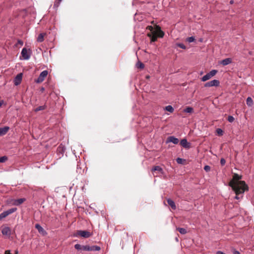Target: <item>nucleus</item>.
I'll return each mask as SVG.
<instances>
[{
    "mask_svg": "<svg viewBox=\"0 0 254 254\" xmlns=\"http://www.w3.org/2000/svg\"><path fill=\"white\" fill-rule=\"evenodd\" d=\"M242 179V176L235 173L233 175V179L229 182V186L232 188H247L248 186L244 181H240Z\"/></svg>",
    "mask_w": 254,
    "mask_h": 254,
    "instance_id": "f257e3e1",
    "label": "nucleus"
},
{
    "mask_svg": "<svg viewBox=\"0 0 254 254\" xmlns=\"http://www.w3.org/2000/svg\"><path fill=\"white\" fill-rule=\"evenodd\" d=\"M232 189L235 191L236 194L235 198L237 199H241L243 197V194L245 191L248 190V188H236Z\"/></svg>",
    "mask_w": 254,
    "mask_h": 254,
    "instance_id": "f03ea898",
    "label": "nucleus"
},
{
    "mask_svg": "<svg viewBox=\"0 0 254 254\" xmlns=\"http://www.w3.org/2000/svg\"><path fill=\"white\" fill-rule=\"evenodd\" d=\"M17 210L16 208H11L0 214V220L6 217L8 215L14 212Z\"/></svg>",
    "mask_w": 254,
    "mask_h": 254,
    "instance_id": "7ed1b4c3",
    "label": "nucleus"
},
{
    "mask_svg": "<svg viewBox=\"0 0 254 254\" xmlns=\"http://www.w3.org/2000/svg\"><path fill=\"white\" fill-rule=\"evenodd\" d=\"M80 236L84 238H88L91 236V234L87 231L79 230L77 231L75 236Z\"/></svg>",
    "mask_w": 254,
    "mask_h": 254,
    "instance_id": "20e7f679",
    "label": "nucleus"
},
{
    "mask_svg": "<svg viewBox=\"0 0 254 254\" xmlns=\"http://www.w3.org/2000/svg\"><path fill=\"white\" fill-rule=\"evenodd\" d=\"M48 74V72L47 70H45L43 71L40 74L38 78L35 80V82L38 83L42 82L44 80L45 77L47 76Z\"/></svg>",
    "mask_w": 254,
    "mask_h": 254,
    "instance_id": "39448f33",
    "label": "nucleus"
},
{
    "mask_svg": "<svg viewBox=\"0 0 254 254\" xmlns=\"http://www.w3.org/2000/svg\"><path fill=\"white\" fill-rule=\"evenodd\" d=\"M220 84V82L218 80L214 79L210 81L206 82L204 84V87H212V86H218Z\"/></svg>",
    "mask_w": 254,
    "mask_h": 254,
    "instance_id": "423d86ee",
    "label": "nucleus"
},
{
    "mask_svg": "<svg viewBox=\"0 0 254 254\" xmlns=\"http://www.w3.org/2000/svg\"><path fill=\"white\" fill-rule=\"evenodd\" d=\"M21 54L23 57V60H28L30 59L31 56L30 50H29V53H28L27 50L24 48L22 50Z\"/></svg>",
    "mask_w": 254,
    "mask_h": 254,
    "instance_id": "0eeeda50",
    "label": "nucleus"
},
{
    "mask_svg": "<svg viewBox=\"0 0 254 254\" xmlns=\"http://www.w3.org/2000/svg\"><path fill=\"white\" fill-rule=\"evenodd\" d=\"M22 73H20L18 74L14 78L13 82L15 85L17 86L19 85L22 81Z\"/></svg>",
    "mask_w": 254,
    "mask_h": 254,
    "instance_id": "6e6552de",
    "label": "nucleus"
},
{
    "mask_svg": "<svg viewBox=\"0 0 254 254\" xmlns=\"http://www.w3.org/2000/svg\"><path fill=\"white\" fill-rule=\"evenodd\" d=\"M166 142L167 143L168 142H172L174 144H177L179 143V140L178 138L175 137V136H170L167 138Z\"/></svg>",
    "mask_w": 254,
    "mask_h": 254,
    "instance_id": "1a4fd4ad",
    "label": "nucleus"
},
{
    "mask_svg": "<svg viewBox=\"0 0 254 254\" xmlns=\"http://www.w3.org/2000/svg\"><path fill=\"white\" fill-rule=\"evenodd\" d=\"M181 145L185 148H190V143L188 142L187 139L184 138L181 140Z\"/></svg>",
    "mask_w": 254,
    "mask_h": 254,
    "instance_id": "9d476101",
    "label": "nucleus"
},
{
    "mask_svg": "<svg viewBox=\"0 0 254 254\" xmlns=\"http://www.w3.org/2000/svg\"><path fill=\"white\" fill-rule=\"evenodd\" d=\"M2 235L9 236L11 235V230L8 227H5L1 230Z\"/></svg>",
    "mask_w": 254,
    "mask_h": 254,
    "instance_id": "9b49d317",
    "label": "nucleus"
},
{
    "mask_svg": "<svg viewBox=\"0 0 254 254\" xmlns=\"http://www.w3.org/2000/svg\"><path fill=\"white\" fill-rule=\"evenodd\" d=\"M232 62V60L231 58H226L220 61V64L223 65H227L231 64Z\"/></svg>",
    "mask_w": 254,
    "mask_h": 254,
    "instance_id": "f8f14e48",
    "label": "nucleus"
},
{
    "mask_svg": "<svg viewBox=\"0 0 254 254\" xmlns=\"http://www.w3.org/2000/svg\"><path fill=\"white\" fill-rule=\"evenodd\" d=\"M9 127H3L0 128V136H2L4 134H5L8 130H9Z\"/></svg>",
    "mask_w": 254,
    "mask_h": 254,
    "instance_id": "ddd939ff",
    "label": "nucleus"
},
{
    "mask_svg": "<svg viewBox=\"0 0 254 254\" xmlns=\"http://www.w3.org/2000/svg\"><path fill=\"white\" fill-rule=\"evenodd\" d=\"M167 201L168 204L171 207V208L175 210L176 209V204L173 200H172L170 198H168L167 199Z\"/></svg>",
    "mask_w": 254,
    "mask_h": 254,
    "instance_id": "4468645a",
    "label": "nucleus"
},
{
    "mask_svg": "<svg viewBox=\"0 0 254 254\" xmlns=\"http://www.w3.org/2000/svg\"><path fill=\"white\" fill-rule=\"evenodd\" d=\"M35 228L38 230V231L39 233H46L45 230L40 224H36L35 225Z\"/></svg>",
    "mask_w": 254,
    "mask_h": 254,
    "instance_id": "2eb2a0df",
    "label": "nucleus"
},
{
    "mask_svg": "<svg viewBox=\"0 0 254 254\" xmlns=\"http://www.w3.org/2000/svg\"><path fill=\"white\" fill-rule=\"evenodd\" d=\"M246 103H247V105L249 106V107H251L253 106V104H254V102H253V100L252 99V98L251 97H248L247 98V100H246Z\"/></svg>",
    "mask_w": 254,
    "mask_h": 254,
    "instance_id": "dca6fc26",
    "label": "nucleus"
},
{
    "mask_svg": "<svg viewBox=\"0 0 254 254\" xmlns=\"http://www.w3.org/2000/svg\"><path fill=\"white\" fill-rule=\"evenodd\" d=\"M155 28H156V30L157 31L159 32V34L158 36L160 37H163L164 35V33L162 31H161L160 27L159 26L155 25Z\"/></svg>",
    "mask_w": 254,
    "mask_h": 254,
    "instance_id": "f3484780",
    "label": "nucleus"
},
{
    "mask_svg": "<svg viewBox=\"0 0 254 254\" xmlns=\"http://www.w3.org/2000/svg\"><path fill=\"white\" fill-rule=\"evenodd\" d=\"M45 33H40L38 37H37V41L38 42H42L44 41V36H45Z\"/></svg>",
    "mask_w": 254,
    "mask_h": 254,
    "instance_id": "a211bd4d",
    "label": "nucleus"
},
{
    "mask_svg": "<svg viewBox=\"0 0 254 254\" xmlns=\"http://www.w3.org/2000/svg\"><path fill=\"white\" fill-rule=\"evenodd\" d=\"M25 200V198H19L15 200L14 204L16 205H19L22 204Z\"/></svg>",
    "mask_w": 254,
    "mask_h": 254,
    "instance_id": "6ab92c4d",
    "label": "nucleus"
},
{
    "mask_svg": "<svg viewBox=\"0 0 254 254\" xmlns=\"http://www.w3.org/2000/svg\"><path fill=\"white\" fill-rule=\"evenodd\" d=\"M211 77H212L209 74V73H207L206 75H204L201 78V81H206V80L209 79Z\"/></svg>",
    "mask_w": 254,
    "mask_h": 254,
    "instance_id": "aec40b11",
    "label": "nucleus"
},
{
    "mask_svg": "<svg viewBox=\"0 0 254 254\" xmlns=\"http://www.w3.org/2000/svg\"><path fill=\"white\" fill-rule=\"evenodd\" d=\"M193 111V109L191 107H187L184 110V112L187 113H191Z\"/></svg>",
    "mask_w": 254,
    "mask_h": 254,
    "instance_id": "412c9836",
    "label": "nucleus"
},
{
    "mask_svg": "<svg viewBox=\"0 0 254 254\" xmlns=\"http://www.w3.org/2000/svg\"><path fill=\"white\" fill-rule=\"evenodd\" d=\"M101 249L100 247L98 246H91L90 251H99Z\"/></svg>",
    "mask_w": 254,
    "mask_h": 254,
    "instance_id": "4be33fe9",
    "label": "nucleus"
},
{
    "mask_svg": "<svg viewBox=\"0 0 254 254\" xmlns=\"http://www.w3.org/2000/svg\"><path fill=\"white\" fill-rule=\"evenodd\" d=\"M159 171L160 172H162V169L161 167H160V166H156L155 167H154L152 169V171Z\"/></svg>",
    "mask_w": 254,
    "mask_h": 254,
    "instance_id": "5701e85b",
    "label": "nucleus"
},
{
    "mask_svg": "<svg viewBox=\"0 0 254 254\" xmlns=\"http://www.w3.org/2000/svg\"><path fill=\"white\" fill-rule=\"evenodd\" d=\"M165 110L168 112H170V113H172L174 112V108H173V107L171 105H168V106H167L166 107H165Z\"/></svg>",
    "mask_w": 254,
    "mask_h": 254,
    "instance_id": "b1692460",
    "label": "nucleus"
},
{
    "mask_svg": "<svg viewBox=\"0 0 254 254\" xmlns=\"http://www.w3.org/2000/svg\"><path fill=\"white\" fill-rule=\"evenodd\" d=\"M177 229L181 234H185L187 233V230L185 228H177Z\"/></svg>",
    "mask_w": 254,
    "mask_h": 254,
    "instance_id": "393cba45",
    "label": "nucleus"
},
{
    "mask_svg": "<svg viewBox=\"0 0 254 254\" xmlns=\"http://www.w3.org/2000/svg\"><path fill=\"white\" fill-rule=\"evenodd\" d=\"M82 250H83V251H90L91 246H88V245L82 246Z\"/></svg>",
    "mask_w": 254,
    "mask_h": 254,
    "instance_id": "a878e982",
    "label": "nucleus"
},
{
    "mask_svg": "<svg viewBox=\"0 0 254 254\" xmlns=\"http://www.w3.org/2000/svg\"><path fill=\"white\" fill-rule=\"evenodd\" d=\"M45 109V106H39L38 107L36 108L35 109V111L36 112H38L40 111L44 110Z\"/></svg>",
    "mask_w": 254,
    "mask_h": 254,
    "instance_id": "bb28decb",
    "label": "nucleus"
},
{
    "mask_svg": "<svg viewBox=\"0 0 254 254\" xmlns=\"http://www.w3.org/2000/svg\"><path fill=\"white\" fill-rule=\"evenodd\" d=\"M185 160L184 159H182V158H178L177 159H176V161L177 162L178 164H182L184 163V162H185Z\"/></svg>",
    "mask_w": 254,
    "mask_h": 254,
    "instance_id": "cd10ccee",
    "label": "nucleus"
},
{
    "mask_svg": "<svg viewBox=\"0 0 254 254\" xmlns=\"http://www.w3.org/2000/svg\"><path fill=\"white\" fill-rule=\"evenodd\" d=\"M136 66L138 67V68H139L140 69H142L144 68V64L140 62H138L137 64H136Z\"/></svg>",
    "mask_w": 254,
    "mask_h": 254,
    "instance_id": "c85d7f7f",
    "label": "nucleus"
},
{
    "mask_svg": "<svg viewBox=\"0 0 254 254\" xmlns=\"http://www.w3.org/2000/svg\"><path fill=\"white\" fill-rule=\"evenodd\" d=\"M217 72V70L216 69H213L211 70L209 73V74L211 76V77H213L214 76Z\"/></svg>",
    "mask_w": 254,
    "mask_h": 254,
    "instance_id": "c756f323",
    "label": "nucleus"
},
{
    "mask_svg": "<svg viewBox=\"0 0 254 254\" xmlns=\"http://www.w3.org/2000/svg\"><path fill=\"white\" fill-rule=\"evenodd\" d=\"M176 45L183 49H186V46L183 44V43H177L176 44Z\"/></svg>",
    "mask_w": 254,
    "mask_h": 254,
    "instance_id": "7c9ffc66",
    "label": "nucleus"
},
{
    "mask_svg": "<svg viewBox=\"0 0 254 254\" xmlns=\"http://www.w3.org/2000/svg\"><path fill=\"white\" fill-rule=\"evenodd\" d=\"M194 40H195L194 37H193V36L188 37V38L187 39V41L189 43H191V42H193L194 41Z\"/></svg>",
    "mask_w": 254,
    "mask_h": 254,
    "instance_id": "2f4dec72",
    "label": "nucleus"
},
{
    "mask_svg": "<svg viewBox=\"0 0 254 254\" xmlns=\"http://www.w3.org/2000/svg\"><path fill=\"white\" fill-rule=\"evenodd\" d=\"M216 132L219 135H222L223 131L222 129L218 128L216 129Z\"/></svg>",
    "mask_w": 254,
    "mask_h": 254,
    "instance_id": "473e14b6",
    "label": "nucleus"
},
{
    "mask_svg": "<svg viewBox=\"0 0 254 254\" xmlns=\"http://www.w3.org/2000/svg\"><path fill=\"white\" fill-rule=\"evenodd\" d=\"M7 159V157L4 156L0 157V163L4 162Z\"/></svg>",
    "mask_w": 254,
    "mask_h": 254,
    "instance_id": "72a5a7b5",
    "label": "nucleus"
},
{
    "mask_svg": "<svg viewBox=\"0 0 254 254\" xmlns=\"http://www.w3.org/2000/svg\"><path fill=\"white\" fill-rule=\"evenodd\" d=\"M234 118L232 116H229L228 117V121L230 122V123H232L234 121Z\"/></svg>",
    "mask_w": 254,
    "mask_h": 254,
    "instance_id": "f704fd0d",
    "label": "nucleus"
},
{
    "mask_svg": "<svg viewBox=\"0 0 254 254\" xmlns=\"http://www.w3.org/2000/svg\"><path fill=\"white\" fill-rule=\"evenodd\" d=\"M82 246H81L80 244H75L74 245V248L75 249L77 250H81L82 249Z\"/></svg>",
    "mask_w": 254,
    "mask_h": 254,
    "instance_id": "c9c22d12",
    "label": "nucleus"
},
{
    "mask_svg": "<svg viewBox=\"0 0 254 254\" xmlns=\"http://www.w3.org/2000/svg\"><path fill=\"white\" fill-rule=\"evenodd\" d=\"M204 170L206 172H208L210 170V167L208 165H206L204 167Z\"/></svg>",
    "mask_w": 254,
    "mask_h": 254,
    "instance_id": "e433bc0d",
    "label": "nucleus"
},
{
    "mask_svg": "<svg viewBox=\"0 0 254 254\" xmlns=\"http://www.w3.org/2000/svg\"><path fill=\"white\" fill-rule=\"evenodd\" d=\"M225 163H226V161H225V159L221 158L220 160V163H221V165H222V166L224 165Z\"/></svg>",
    "mask_w": 254,
    "mask_h": 254,
    "instance_id": "4c0bfd02",
    "label": "nucleus"
},
{
    "mask_svg": "<svg viewBox=\"0 0 254 254\" xmlns=\"http://www.w3.org/2000/svg\"><path fill=\"white\" fill-rule=\"evenodd\" d=\"M147 29L150 30V31H153L154 28L152 26H148L147 27Z\"/></svg>",
    "mask_w": 254,
    "mask_h": 254,
    "instance_id": "58836bf2",
    "label": "nucleus"
},
{
    "mask_svg": "<svg viewBox=\"0 0 254 254\" xmlns=\"http://www.w3.org/2000/svg\"><path fill=\"white\" fill-rule=\"evenodd\" d=\"M5 254H11L10 252V251L9 250H7V251H5ZM15 254H18V251H15Z\"/></svg>",
    "mask_w": 254,
    "mask_h": 254,
    "instance_id": "ea45409f",
    "label": "nucleus"
},
{
    "mask_svg": "<svg viewBox=\"0 0 254 254\" xmlns=\"http://www.w3.org/2000/svg\"><path fill=\"white\" fill-rule=\"evenodd\" d=\"M17 43L19 44L20 45H23V41L20 40H18Z\"/></svg>",
    "mask_w": 254,
    "mask_h": 254,
    "instance_id": "a19ab883",
    "label": "nucleus"
},
{
    "mask_svg": "<svg viewBox=\"0 0 254 254\" xmlns=\"http://www.w3.org/2000/svg\"><path fill=\"white\" fill-rule=\"evenodd\" d=\"M234 254H240V252L238 251H234L233 252Z\"/></svg>",
    "mask_w": 254,
    "mask_h": 254,
    "instance_id": "79ce46f5",
    "label": "nucleus"
},
{
    "mask_svg": "<svg viewBox=\"0 0 254 254\" xmlns=\"http://www.w3.org/2000/svg\"><path fill=\"white\" fill-rule=\"evenodd\" d=\"M155 40H156V38H153L152 39V41H155Z\"/></svg>",
    "mask_w": 254,
    "mask_h": 254,
    "instance_id": "37998d69",
    "label": "nucleus"
},
{
    "mask_svg": "<svg viewBox=\"0 0 254 254\" xmlns=\"http://www.w3.org/2000/svg\"><path fill=\"white\" fill-rule=\"evenodd\" d=\"M230 2L231 4L233 3V0H231Z\"/></svg>",
    "mask_w": 254,
    "mask_h": 254,
    "instance_id": "c03bdc74",
    "label": "nucleus"
},
{
    "mask_svg": "<svg viewBox=\"0 0 254 254\" xmlns=\"http://www.w3.org/2000/svg\"><path fill=\"white\" fill-rule=\"evenodd\" d=\"M44 90V88H42L41 89V90H42V91H43Z\"/></svg>",
    "mask_w": 254,
    "mask_h": 254,
    "instance_id": "a18cd8bd",
    "label": "nucleus"
},
{
    "mask_svg": "<svg viewBox=\"0 0 254 254\" xmlns=\"http://www.w3.org/2000/svg\"><path fill=\"white\" fill-rule=\"evenodd\" d=\"M1 105V103L0 102V106Z\"/></svg>",
    "mask_w": 254,
    "mask_h": 254,
    "instance_id": "49530a36",
    "label": "nucleus"
}]
</instances>
